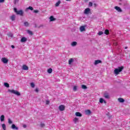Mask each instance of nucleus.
I'll return each instance as SVG.
<instances>
[{
    "mask_svg": "<svg viewBox=\"0 0 130 130\" xmlns=\"http://www.w3.org/2000/svg\"><path fill=\"white\" fill-rule=\"evenodd\" d=\"M8 36L9 37H13V35L12 32H9L8 34Z\"/></svg>",
    "mask_w": 130,
    "mask_h": 130,
    "instance_id": "33",
    "label": "nucleus"
},
{
    "mask_svg": "<svg viewBox=\"0 0 130 130\" xmlns=\"http://www.w3.org/2000/svg\"><path fill=\"white\" fill-rule=\"evenodd\" d=\"M100 102L102 104L103 103H106V101H104V100L102 98L100 99Z\"/></svg>",
    "mask_w": 130,
    "mask_h": 130,
    "instance_id": "20",
    "label": "nucleus"
},
{
    "mask_svg": "<svg viewBox=\"0 0 130 130\" xmlns=\"http://www.w3.org/2000/svg\"><path fill=\"white\" fill-rule=\"evenodd\" d=\"M24 26H25V27H28V26H29V23H28V22L26 21L24 23Z\"/></svg>",
    "mask_w": 130,
    "mask_h": 130,
    "instance_id": "30",
    "label": "nucleus"
},
{
    "mask_svg": "<svg viewBox=\"0 0 130 130\" xmlns=\"http://www.w3.org/2000/svg\"><path fill=\"white\" fill-rule=\"evenodd\" d=\"M49 19H50V22H53V21H55V20H56V19L52 16L50 17Z\"/></svg>",
    "mask_w": 130,
    "mask_h": 130,
    "instance_id": "13",
    "label": "nucleus"
},
{
    "mask_svg": "<svg viewBox=\"0 0 130 130\" xmlns=\"http://www.w3.org/2000/svg\"><path fill=\"white\" fill-rule=\"evenodd\" d=\"M66 1H71V0H66Z\"/></svg>",
    "mask_w": 130,
    "mask_h": 130,
    "instance_id": "50",
    "label": "nucleus"
},
{
    "mask_svg": "<svg viewBox=\"0 0 130 130\" xmlns=\"http://www.w3.org/2000/svg\"><path fill=\"white\" fill-rule=\"evenodd\" d=\"M66 109V107L63 105H61L59 106L60 111H63Z\"/></svg>",
    "mask_w": 130,
    "mask_h": 130,
    "instance_id": "4",
    "label": "nucleus"
},
{
    "mask_svg": "<svg viewBox=\"0 0 130 130\" xmlns=\"http://www.w3.org/2000/svg\"><path fill=\"white\" fill-rule=\"evenodd\" d=\"M0 3H5V0H0Z\"/></svg>",
    "mask_w": 130,
    "mask_h": 130,
    "instance_id": "45",
    "label": "nucleus"
},
{
    "mask_svg": "<svg viewBox=\"0 0 130 130\" xmlns=\"http://www.w3.org/2000/svg\"><path fill=\"white\" fill-rule=\"evenodd\" d=\"M22 70H23L24 71H28V70H29V67H28V66H27L26 65H23Z\"/></svg>",
    "mask_w": 130,
    "mask_h": 130,
    "instance_id": "10",
    "label": "nucleus"
},
{
    "mask_svg": "<svg viewBox=\"0 0 130 130\" xmlns=\"http://www.w3.org/2000/svg\"><path fill=\"white\" fill-rule=\"evenodd\" d=\"M104 33L106 35H108L109 34V30L108 29H106Z\"/></svg>",
    "mask_w": 130,
    "mask_h": 130,
    "instance_id": "25",
    "label": "nucleus"
},
{
    "mask_svg": "<svg viewBox=\"0 0 130 130\" xmlns=\"http://www.w3.org/2000/svg\"><path fill=\"white\" fill-rule=\"evenodd\" d=\"M11 47H12V48H15V46L12 45V46H11Z\"/></svg>",
    "mask_w": 130,
    "mask_h": 130,
    "instance_id": "47",
    "label": "nucleus"
},
{
    "mask_svg": "<svg viewBox=\"0 0 130 130\" xmlns=\"http://www.w3.org/2000/svg\"><path fill=\"white\" fill-rule=\"evenodd\" d=\"M122 70H123V67L121 66L118 67L117 69H115L114 71V73L115 75H119V73L120 72L122 71Z\"/></svg>",
    "mask_w": 130,
    "mask_h": 130,
    "instance_id": "1",
    "label": "nucleus"
},
{
    "mask_svg": "<svg viewBox=\"0 0 130 130\" xmlns=\"http://www.w3.org/2000/svg\"><path fill=\"white\" fill-rule=\"evenodd\" d=\"M19 0H14V4L16 5L17 3H19Z\"/></svg>",
    "mask_w": 130,
    "mask_h": 130,
    "instance_id": "41",
    "label": "nucleus"
},
{
    "mask_svg": "<svg viewBox=\"0 0 130 130\" xmlns=\"http://www.w3.org/2000/svg\"><path fill=\"white\" fill-rule=\"evenodd\" d=\"M40 126L41 127H44V126H45V124L43 123H41L40 124Z\"/></svg>",
    "mask_w": 130,
    "mask_h": 130,
    "instance_id": "35",
    "label": "nucleus"
},
{
    "mask_svg": "<svg viewBox=\"0 0 130 130\" xmlns=\"http://www.w3.org/2000/svg\"><path fill=\"white\" fill-rule=\"evenodd\" d=\"M23 127L24 128H26L27 127V125L26 124H24L23 125Z\"/></svg>",
    "mask_w": 130,
    "mask_h": 130,
    "instance_id": "43",
    "label": "nucleus"
},
{
    "mask_svg": "<svg viewBox=\"0 0 130 130\" xmlns=\"http://www.w3.org/2000/svg\"><path fill=\"white\" fill-rule=\"evenodd\" d=\"M27 41V38L23 37L21 39V42H26Z\"/></svg>",
    "mask_w": 130,
    "mask_h": 130,
    "instance_id": "17",
    "label": "nucleus"
},
{
    "mask_svg": "<svg viewBox=\"0 0 130 130\" xmlns=\"http://www.w3.org/2000/svg\"><path fill=\"white\" fill-rule=\"evenodd\" d=\"M10 19H11V20H12V21H15V20L16 19V15H13L12 16H11L10 17Z\"/></svg>",
    "mask_w": 130,
    "mask_h": 130,
    "instance_id": "15",
    "label": "nucleus"
},
{
    "mask_svg": "<svg viewBox=\"0 0 130 130\" xmlns=\"http://www.w3.org/2000/svg\"><path fill=\"white\" fill-rule=\"evenodd\" d=\"M105 98L106 99H109V94L107 92H105L104 94Z\"/></svg>",
    "mask_w": 130,
    "mask_h": 130,
    "instance_id": "12",
    "label": "nucleus"
},
{
    "mask_svg": "<svg viewBox=\"0 0 130 130\" xmlns=\"http://www.w3.org/2000/svg\"><path fill=\"white\" fill-rule=\"evenodd\" d=\"M113 45H115V46H117V42H114L113 43Z\"/></svg>",
    "mask_w": 130,
    "mask_h": 130,
    "instance_id": "42",
    "label": "nucleus"
},
{
    "mask_svg": "<svg viewBox=\"0 0 130 130\" xmlns=\"http://www.w3.org/2000/svg\"><path fill=\"white\" fill-rule=\"evenodd\" d=\"M93 6V3L92 2H89L88 7H92Z\"/></svg>",
    "mask_w": 130,
    "mask_h": 130,
    "instance_id": "36",
    "label": "nucleus"
},
{
    "mask_svg": "<svg viewBox=\"0 0 130 130\" xmlns=\"http://www.w3.org/2000/svg\"><path fill=\"white\" fill-rule=\"evenodd\" d=\"M30 86H31V88H35V84L33 82H31L30 83Z\"/></svg>",
    "mask_w": 130,
    "mask_h": 130,
    "instance_id": "32",
    "label": "nucleus"
},
{
    "mask_svg": "<svg viewBox=\"0 0 130 130\" xmlns=\"http://www.w3.org/2000/svg\"><path fill=\"white\" fill-rule=\"evenodd\" d=\"M125 49H127V47H125Z\"/></svg>",
    "mask_w": 130,
    "mask_h": 130,
    "instance_id": "49",
    "label": "nucleus"
},
{
    "mask_svg": "<svg viewBox=\"0 0 130 130\" xmlns=\"http://www.w3.org/2000/svg\"><path fill=\"white\" fill-rule=\"evenodd\" d=\"M102 62V61L101 60H96L94 61V65L97 66V64L99 63H101Z\"/></svg>",
    "mask_w": 130,
    "mask_h": 130,
    "instance_id": "11",
    "label": "nucleus"
},
{
    "mask_svg": "<svg viewBox=\"0 0 130 130\" xmlns=\"http://www.w3.org/2000/svg\"><path fill=\"white\" fill-rule=\"evenodd\" d=\"M90 12H91V10L90 9V8H87L85 9L84 14H85V15H88V14L90 13Z\"/></svg>",
    "mask_w": 130,
    "mask_h": 130,
    "instance_id": "5",
    "label": "nucleus"
},
{
    "mask_svg": "<svg viewBox=\"0 0 130 130\" xmlns=\"http://www.w3.org/2000/svg\"><path fill=\"white\" fill-rule=\"evenodd\" d=\"M27 33L29 35H33V32L32 31H31L30 30H27Z\"/></svg>",
    "mask_w": 130,
    "mask_h": 130,
    "instance_id": "31",
    "label": "nucleus"
},
{
    "mask_svg": "<svg viewBox=\"0 0 130 130\" xmlns=\"http://www.w3.org/2000/svg\"><path fill=\"white\" fill-rule=\"evenodd\" d=\"M93 5H94V7H97V4H96L95 3H94Z\"/></svg>",
    "mask_w": 130,
    "mask_h": 130,
    "instance_id": "48",
    "label": "nucleus"
},
{
    "mask_svg": "<svg viewBox=\"0 0 130 130\" xmlns=\"http://www.w3.org/2000/svg\"><path fill=\"white\" fill-rule=\"evenodd\" d=\"M2 127L3 130H6L7 128V127L6 126V124H2Z\"/></svg>",
    "mask_w": 130,
    "mask_h": 130,
    "instance_id": "22",
    "label": "nucleus"
},
{
    "mask_svg": "<svg viewBox=\"0 0 130 130\" xmlns=\"http://www.w3.org/2000/svg\"><path fill=\"white\" fill-rule=\"evenodd\" d=\"M34 13H37L39 11L38 10H34Z\"/></svg>",
    "mask_w": 130,
    "mask_h": 130,
    "instance_id": "44",
    "label": "nucleus"
},
{
    "mask_svg": "<svg viewBox=\"0 0 130 130\" xmlns=\"http://www.w3.org/2000/svg\"><path fill=\"white\" fill-rule=\"evenodd\" d=\"M85 114L89 115L91 114V111L90 110H87L85 111Z\"/></svg>",
    "mask_w": 130,
    "mask_h": 130,
    "instance_id": "19",
    "label": "nucleus"
},
{
    "mask_svg": "<svg viewBox=\"0 0 130 130\" xmlns=\"http://www.w3.org/2000/svg\"><path fill=\"white\" fill-rule=\"evenodd\" d=\"M59 5H60V1H58L56 3L55 6H56V7H58V6H59Z\"/></svg>",
    "mask_w": 130,
    "mask_h": 130,
    "instance_id": "29",
    "label": "nucleus"
},
{
    "mask_svg": "<svg viewBox=\"0 0 130 130\" xmlns=\"http://www.w3.org/2000/svg\"><path fill=\"white\" fill-rule=\"evenodd\" d=\"M102 34H103V31H99L98 33V35L100 36L102 35Z\"/></svg>",
    "mask_w": 130,
    "mask_h": 130,
    "instance_id": "38",
    "label": "nucleus"
},
{
    "mask_svg": "<svg viewBox=\"0 0 130 130\" xmlns=\"http://www.w3.org/2000/svg\"><path fill=\"white\" fill-rule=\"evenodd\" d=\"M73 91H77V86H74Z\"/></svg>",
    "mask_w": 130,
    "mask_h": 130,
    "instance_id": "40",
    "label": "nucleus"
},
{
    "mask_svg": "<svg viewBox=\"0 0 130 130\" xmlns=\"http://www.w3.org/2000/svg\"><path fill=\"white\" fill-rule=\"evenodd\" d=\"M77 44V42H73L72 43H71V45L72 46H76Z\"/></svg>",
    "mask_w": 130,
    "mask_h": 130,
    "instance_id": "23",
    "label": "nucleus"
},
{
    "mask_svg": "<svg viewBox=\"0 0 130 130\" xmlns=\"http://www.w3.org/2000/svg\"><path fill=\"white\" fill-rule=\"evenodd\" d=\"M81 88L82 89H84V90H86V89H87V86L84 84L81 85Z\"/></svg>",
    "mask_w": 130,
    "mask_h": 130,
    "instance_id": "27",
    "label": "nucleus"
},
{
    "mask_svg": "<svg viewBox=\"0 0 130 130\" xmlns=\"http://www.w3.org/2000/svg\"><path fill=\"white\" fill-rule=\"evenodd\" d=\"M47 72L48 73V74H51V73H52V69H49L47 71Z\"/></svg>",
    "mask_w": 130,
    "mask_h": 130,
    "instance_id": "26",
    "label": "nucleus"
},
{
    "mask_svg": "<svg viewBox=\"0 0 130 130\" xmlns=\"http://www.w3.org/2000/svg\"><path fill=\"white\" fill-rule=\"evenodd\" d=\"M11 128H12V129H16V130L19 129V128L16 126V125H15L14 124H13L12 125Z\"/></svg>",
    "mask_w": 130,
    "mask_h": 130,
    "instance_id": "14",
    "label": "nucleus"
},
{
    "mask_svg": "<svg viewBox=\"0 0 130 130\" xmlns=\"http://www.w3.org/2000/svg\"><path fill=\"white\" fill-rule=\"evenodd\" d=\"M78 120H79V119L76 117L74 119L73 121L75 123H77V122H78Z\"/></svg>",
    "mask_w": 130,
    "mask_h": 130,
    "instance_id": "24",
    "label": "nucleus"
},
{
    "mask_svg": "<svg viewBox=\"0 0 130 130\" xmlns=\"http://www.w3.org/2000/svg\"><path fill=\"white\" fill-rule=\"evenodd\" d=\"M8 91H9V92H10L11 93H12L13 94H15V95H17V96H20V95H21V93H20V92H19L17 90L9 89Z\"/></svg>",
    "mask_w": 130,
    "mask_h": 130,
    "instance_id": "2",
    "label": "nucleus"
},
{
    "mask_svg": "<svg viewBox=\"0 0 130 130\" xmlns=\"http://www.w3.org/2000/svg\"><path fill=\"white\" fill-rule=\"evenodd\" d=\"M8 123H9V124L13 123V121H12V120L10 118L8 119Z\"/></svg>",
    "mask_w": 130,
    "mask_h": 130,
    "instance_id": "34",
    "label": "nucleus"
},
{
    "mask_svg": "<svg viewBox=\"0 0 130 130\" xmlns=\"http://www.w3.org/2000/svg\"><path fill=\"white\" fill-rule=\"evenodd\" d=\"M49 103H50V101H48V100H47L46 101V104H47V105H48V104H49Z\"/></svg>",
    "mask_w": 130,
    "mask_h": 130,
    "instance_id": "39",
    "label": "nucleus"
},
{
    "mask_svg": "<svg viewBox=\"0 0 130 130\" xmlns=\"http://www.w3.org/2000/svg\"><path fill=\"white\" fill-rule=\"evenodd\" d=\"M2 61L4 63H8V62L9 61V60L7 59V58H2Z\"/></svg>",
    "mask_w": 130,
    "mask_h": 130,
    "instance_id": "8",
    "label": "nucleus"
},
{
    "mask_svg": "<svg viewBox=\"0 0 130 130\" xmlns=\"http://www.w3.org/2000/svg\"><path fill=\"white\" fill-rule=\"evenodd\" d=\"M35 91L37 92H39L38 88H36L35 89Z\"/></svg>",
    "mask_w": 130,
    "mask_h": 130,
    "instance_id": "46",
    "label": "nucleus"
},
{
    "mask_svg": "<svg viewBox=\"0 0 130 130\" xmlns=\"http://www.w3.org/2000/svg\"><path fill=\"white\" fill-rule=\"evenodd\" d=\"M115 10H116V11H117L119 13H121V12H122V10L119 7L115 6Z\"/></svg>",
    "mask_w": 130,
    "mask_h": 130,
    "instance_id": "7",
    "label": "nucleus"
},
{
    "mask_svg": "<svg viewBox=\"0 0 130 130\" xmlns=\"http://www.w3.org/2000/svg\"><path fill=\"white\" fill-rule=\"evenodd\" d=\"M74 61H75L74 58H70L68 61L69 64L70 65L72 64L73 62H74Z\"/></svg>",
    "mask_w": 130,
    "mask_h": 130,
    "instance_id": "9",
    "label": "nucleus"
},
{
    "mask_svg": "<svg viewBox=\"0 0 130 130\" xmlns=\"http://www.w3.org/2000/svg\"><path fill=\"white\" fill-rule=\"evenodd\" d=\"M14 12L15 13H16L17 15H20V16H23V11L22 10H19V11H18L17 10V8H14Z\"/></svg>",
    "mask_w": 130,
    "mask_h": 130,
    "instance_id": "3",
    "label": "nucleus"
},
{
    "mask_svg": "<svg viewBox=\"0 0 130 130\" xmlns=\"http://www.w3.org/2000/svg\"><path fill=\"white\" fill-rule=\"evenodd\" d=\"M28 10H30V11H33V7H31V6H29L28 8Z\"/></svg>",
    "mask_w": 130,
    "mask_h": 130,
    "instance_id": "37",
    "label": "nucleus"
},
{
    "mask_svg": "<svg viewBox=\"0 0 130 130\" xmlns=\"http://www.w3.org/2000/svg\"><path fill=\"white\" fill-rule=\"evenodd\" d=\"M4 86L7 88H9L10 87V85L8 83H4Z\"/></svg>",
    "mask_w": 130,
    "mask_h": 130,
    "instance_id": "28",
    "label": "nucleus"
},
{
    "mask_svg": "<svg viewBox=\"0 0 130 130\" xmlns=\"http://www.w3.org/2000/svg\"><path fill=\"white\" fill-rule=\"evenodd\" d=\"M76 116H79V117H81L82 116V114L81 113L77 112L75 113Z\"/></svg>",
    "mask_w": 130,
    "mask_h": 130,
    "instance_id": "16",
    "label": "nucleus"
},
{
    "mask_svg": "<svg viewBox=\"0 0 130 130\" xmlns=\"http://www.w3.org/2000/svg\"><path fill=\"white\" fill-rule=\"evenodd\" d=\"M118 101H119V102H120V103H123V102H124V100L122 98H119L118 99Z\"/></svg>",
    "mask_w": 130,
    "mask_h": 130,
    "instance_id": "18",
    "label": "nucleus"
},
{
    "mask_svg": "<svg viewBox=\"0 0 130 130\" xmlns=\"http://www.w3.org/2000/svg\"><path fill=\"white\" fill-rule=\"evenodd\" d=\"M0 119L1 121H4L5 120V116L4 115H1Z\"/></svg>",
    "mask_w": 130,
    "mask_h": 130,
    "instance_id": "21",
    "label": "nucleus"
},
{
    "mask_svg": "<svg viewBox=\"0 0 130 130\" xmlns=\"http://www.w3.org/2000/svg\"><path fill=\"white\" fill-rule=\"evenodd\" d=\"M85 28H86V25L80 26V32H85V31H86Z\"/></svg>",
    "mask_w": 130,
    "mask_h": 130,
    "instance_id": "6",
    "label": "nucleus"
}]
</instances>
